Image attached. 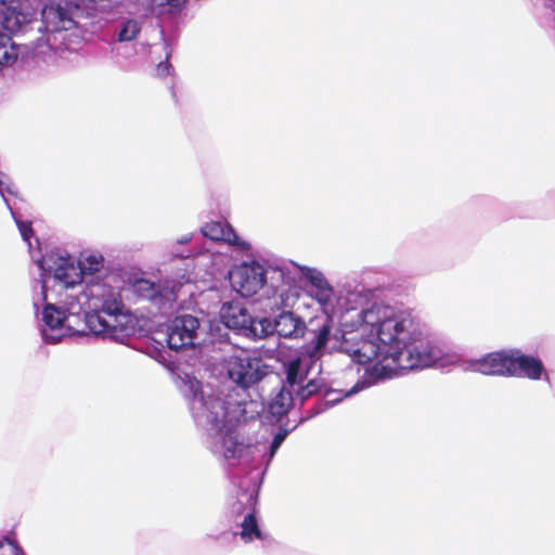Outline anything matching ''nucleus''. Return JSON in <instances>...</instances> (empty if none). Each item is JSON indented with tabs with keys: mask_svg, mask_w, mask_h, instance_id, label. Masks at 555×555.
Returning <instances> with one entry per match:
<instances>
[{
	"mask_svg": "<svg viewBox=\"0 0 555 555\" xmlns=\"http://www.w3.org/2000/svg\"><path fill=\"white\" fill-rule=\"evenodd\" d=\"M190 240H191V237H190V236H188V235H185V236H183L179 242H180V243H182V244H184V243H188Z\"/></svg>",
	"mask_w": 555,
	"mask_h": 555,
	"instance_id": "c756f323",
	"label": "nucleus"
},
{
	"mask_svg": "<svg viewBox=\"0 0 555 555\" xmlns=\"http://www.w3.org/2000/svg\"><path fill=\"white\" fill-rule=\"evenodd\" d=\"M105 259L99 251L81 254L77 266L81 271L83 287L79 297L92 313L89 323L100 332L113 327L117 343H125L133 333V319L127 305L143 304L154 314L168 315L176 309L181 293L190 284L173 279L152 280L132 278L124 285L104 268Z\"/></svg>",
	"mask_w": 555,
	"mask_h": 555,
	"instance_id": "f03ea898",
	"label": "nucleus"
},
{
	"mask_svg": "<svg viewBox=\"0 0 555 555\" xmlns=\"http://www.w3.org/2000/svg\"><path fill=\"white\" fill-rule=\"evenodd\" d=\"M33 17L34 12L26 0H0V69L18 57V47L10 34L21 30Z\"/></svg>",
	"mask_w": 555,
	"mask_h": 555,
	"instance_id": "0eeeda50",
	"label": "nucleus"
},
{
	"mask_svg": "<svg viewBox=\"0 0 555 555\" xmlns=\"http://www.w3.org/2000/svg\"><path fill=\"white\" fill-rule=\"evenodd\" d=\"M77 16H79V13H77L75 9L67 3L66 7H63L60 3H50L44 5L41 11V22L44 27V31L48 34L44 44L52 50L55 44L53 34L74 28L77 24Z\"/></svg>",
	"mask_w": 555,
	"mask_h": 555,
	"instance_id": "9d476101",
	"label": "nucleus"
},
{
	"mask_svg": "<svg viewBox=\"0 0 555 555\" xmlns=\"http://www.w3.org/2000/svg\"><path fill=\"white\" fill-rule=\"evenodd\" d=\"M42 44H43L42 39H38L36 49H40L42 47Z\"/></svg>",
	"mask_w": 555,
	"mask_h": 555,
	"instance_id": "7c9ffc66",
	"label": "nucleus"
},
{
	"mask_svg": "<svg viewBox=\"0 0 555 555\" xmlns=\"http://www.w3.org/2000/svg\"><path fill=\"white\" fill-rule=\"evenodd\" d=\"M137 11L155 14L176 13L182 9L185 0H126Z\"/></svg>",
	"mask_w": 555,
	"mask_h": 555,
	"instance_id": "a211bd4d",
	"label": "nucleus"
},
{
	"mask_svg": "<svg viewBox=\"0 0 555 555\" xmlns=\"http://www.w3.org/2000/svg\"><path fill=\"white\" fill-rule=\"evenodd\" d=\"M199 321L191 314L175 318L167 326V345L179 350L195 345L198 336Z\"/></svg>",
	"mask_w": 555,
	"mask_h": 555,
	"instance_id": "ddd939ff",
	"label": "nucleus"
},
{
	"mask_svg": "<svg viewBox=\"0 0 555 555\" xmlns=\"http://www.w3.org/2000/svg\"><path fill=\"white\" fill-rule=\"evenodd\" d=\"M241 527L242 530L240 532V537L245 543H249L255 539H263L258 521L253 513H248L245 515L241 524Z\"/></svg>",
	"mask_w": 555,
	"mask_h": 555,
	"instance_id": "4be33fe9",
	"label": "nucleus"
},
{
	"mask_svg": "<svg viewBox=\"0 0 555 555\" xmlns=\"http://www.w3.org/2000/svg\"><path fill=\"white\" fill-rule=\"evenodd\" d=\"M33 306L46 344H57L63 337L82 334L87 328L95 335L116 341L113 327L103 332L92 327L89 323L92 312H88V305L77 295L65 294L57 304L47 302L46 285L41 284L40 292L33 298Z\"/></svg>",
	"mask_w": 555,
	"mask_h": 555,
	"instance_id": "20e7f679",
	"label": "nucleus"
},
{
	"mask_svg": "<svg viewBox=\"0 0 555 555\" xmlns=\"http://www.w3.org/2000/svg\"><path fill=\"white\" fill-rule=\"evenodd\" d=\"M202 234L211 241L227 242L233 249L241 253L242 256H248L250 253V244L241 238L233 228L222 221H211L202 228Z\"/></svg>",
	"mask_w": 555,
	"mask_h": 555,
	"instance_id": "f3484780",
	"label": "nucleus"
},
{
	"mask_svg": "<svg viewBox=\"0 0 555 555\" xmlns=\"http://www.w3.org/2000/svg\"><path fill=\"white\" fill-rule=\"evenodd\" d=\"M512 359L513 349L494 351L474 360L469 367L473 372L483 375L512 377Z\"/></svg>",
	"mask_w": 555,
	"mask_h": 555,
	"instance_id": "4468645a",
	"label": "nucleus"
},
{
	"mask_svg": "<svg viewBox=\"0 0 555 555\" xmlns=\"http://www.w3.org/2000/svg\"><path fill=\"white\" fill-rule=\"evenodd\" d=\"M294 393L296 395L295 389L283 383L269 402V412L276 417L287 414L294 403Z\"/></svg>",
	"mask_w": 555,
	"mask_h": 555,
	"instance_id": "aec40b11",
	"label": "nucleus"
},
{
	"mask_svg": "<svg viewBox=\"0 0 555 555\" xmlns=\"http://www.w3.org/2000/svg\"><path fill=\"white\" fill-rule=\"evenodd\" d=\"M333 314L339 317L335 332L331 319L333 348L357 364L377 359L351 393L389 379L399 370L429 367L442 358V350L424 335L410 310L386 304L364 286L340 291Z\"/></svg>",
	"mask_w": 555,
	"mask_h": 555,
	"instance_id": "f257e3e1",
	"label": "nucleus"
},
{
	"mask_svg": "<svg viewBox=\"0 0 555 555\" xmlns=\"http://www.w3.org/2000/svg\"><path fill=\"white\" fill-rule=\"evenodd\" d=\"M15 222H16V225L20 230V233L23 237V240L27 243L29 249L31 250L33 249V244H31V236H33V228H31V224L27 221H22V220H18L17 218H15Z\"/></svg>",
	"mask_w": 555,
	"mask_h": 555,
	"instance_id": "b1692460",
	"label": "nucleus"
},
{
	"mask_svg": "<svg viewBox=\"0 0 555 555\" xmlns=\"http://www.w3.org/2000/svg\"><path fill=\"white\" fill-rule=\"evenodd\" d=\"M47 262H48V260H47V259H42V260L38 261V263H39L40 268H42V269H46V264H47Z\"/></svg>",
	"mask_w": 555,
	"mask_h": 555,
	"instance_id": "c85d7f7f",
	"label": "nucleus"
},
{
	"mask_svg": "<svg viewBox=\"0 0 555 555\" xmlns=\"http://www.w3.org/2000/svg\"><path fill=\"white\" fill-rule=\"evenodd\" d=\"M224 369L234 386L218 391L190 375L181 379L180 390L194 422L207 434L223 424L253 420L262 409V404L251 398L250 389L268 375L270 366L260 358L242 352L230 356Z\"/></svg>",
	"mask_w": 555,
	"mask_h": 555,
	"instance_id": "7ed1b4c3",
	"label": "nucleus"
},
{
	"mask_svg": "<svg viewBox=\"0 0 555 555\" xmlns=\"http://www.w3.org/2000/svg\"><path fill=\"white\" fill-rule=\"evenodd\" d=\"M236 424H223L221 428L207 434L206 442L210 451L223 459L230 466L260 463H264L268 466L289 433L288 429L280 428L269 444L257 442L245 446L237 441L235 435Z\"/></svg>",
	"mask_w": 555,
	"mask_h": 555,
	"instance_id": "423d86ee",
	"label": "nucleus"
},
{
	"mask_svg": "<svg viewBox=\"0 0 555 555\" xmlns=\"http://www.w3.org/2000/svg\"><path fill=\"white\" fill-rule=\"evenodd\" d=\"M47 270L52 273L54 281L60 286L67 289L66 294L79 295V291H76V286H80V288L83 287L81 271L73 258L59 256L54 260L53 266L48 264Z\"/></svg>",
	"mask_w": 555,
	"mask_h": 555,
	"instance_id": "2eb2a0df",
	"label": "nucleus"
},
{
	"mask_svg": "<svg viewBox=\"0 0 555 555\" xmlns=\"http://www.w3.org/2000/svg\"><path fill=\"white\" fill-rule=\"evenodd\" d=\"M308 327L305 322L292 311H282L273 320L268 318L260 319L259 339L276 333L284 338H299L308 335Z\"/></svg>",
	"mask_w": 555,
	"mask_h": 555,
	"instance_id": "f8f14e48",
	"label": "nucleus"
},
{
	"mask_svg": "<svg viewBox=\"0 0 555 555\" xmlns=\"http://www.w3.org/2000/svg\"><path fill=\"white\" fill-rule=\"evenodd\" d=\"M266 269L256 261L243 262L229 272L232 288L242 297L256 295L266 284Z\"/></svg>",
	"mask_w": 555,
	"mask_h": 555,
	"instance_id": "1a4fd4ad",
	"label": "nucleus"
},
{
	"mask_svg": "<svg viewBox=\"0 0 555 555\" xmlns=\"http://www.w3.org/2000/svg\"><path fill=\"white\" fill-rule=\"evenodd\" d=\"M308 343L305 351L283 364L285 380L302 403L312 395L321 391L324 380L318 378L322 373V358L325 354L339 352L331 343V320L324 318L311 323L308 328Z\"/></svg>",
	"mask_w": 555,
	"mask_h": 555,
	"instance_id": "39448f33",
	"label": "nucleus"
},
{
	"mask_svg": "<svg viewBox=\"0 0 555 555\" xmlns=\"http://www.w3.org/2000/svg\"><path fill=\"white\" fill-rule=\"evenodd\" d=\"M171 64L168 62V59L164 62L158 63L156 66V74L159 77H165L170 74Z\"/></svg>",
	"mask_w": 555,
	"mask_h": 555,
	"instance_id": "a878e982",
	"label": "nucleus"
},
{
	"mask_svg": "<svg viewBox=\"0 0 555 555\" xmlns=\"http://www.w3.org/2000/svg\"><path fill=\"white\" fill-rule=\"evenodd\" d=\"M0 194H1V196H4L3 180L1 178H0Z\"/></svg>",
	"mask_w": 555,
	"mask_h": 555,
	"instance_id": "cd10ccee",
	"label": "nucleus"
},
{
	"mask_svg": "<svg viewBox=\"0 0 555 555\" xmlns=\"http://www.w3.org/2000/svg\"><path fill=\"white\" fill-rule=\"evenodd\" d=\"M142 25L143 21L140 17H127L122 20L116 33L117 41L129 42L137 39L141 33Z\"/></svg>",
	"mask_w": 555,
	"mask_h": 555,
	"instance_id": "412c9836",
	"label": "nucleus"
},
{
	"mask_svg": "<svg viewBox=\"0 0 555 555\" xmlns=\"http://www.w3.org/2000/svg\"><path fill=\"white\" fill-rule=\"evenodd\" d=\"M219 314L221 322L229 330L251 339H259L260 319H254L240 302H224Z\"/></svg>",
	"mask_w": 555,
	"mask_h": 555,
	"instance_id": "9b49d317",
	"label": "nucleus"
},
{
	"mask_svg": "<svg viewBox=\"0 0 555 555\" xmlns=\"http://www.w3.org/2000/svg\"><path fill=\"white\" fill-rule=\"evenodd\" d=\"M362 379H363V375H362V376L357 380V383H356L351 388H349V389H344V390H335V389H332V390L326 391V393H325V403H326L327 405L332 406V405H334V404H336V403L340 402V401L343 400V398H349V397H351V396H353V395H356V393H358V392H360V391L364 390L365 388H361V389H359V390H358V391H356V392H352V393L350 392V391L354 388V386H356L360 380H362Z\"/></svg>",
	"mask_w": 555,
	"mask_h": 555,
	"instance_id": "5701e85b",
	"label": "nucleus"
},
{
	"mask_svg": "<svg viewBox=\"0 0 555 555\" xmlns=\"http://www.w3.org/2000/svg\"><path fill=\"white\" fill-rule=\"evenodd\" d=\"M512 377H525L530 380L548 379V374L542 360L533 354L524 353L513 348Z\"/></svg>",
	"mask_w": 555,
	"mask_h": 555,
	"instance_id": "dca6fc26",
	"label": "nucleus"
},
{
	"mask_svg": "<svg viewBox=\"0 0 555 555\" xmlns=\"http://www.w3.org/2000/svg\"><path fill=\"white\" fill-rule=\"evenodd\" d=\"M294 266L298 269L301 276L309 283L311 287V296L318 301L325 313L324 317L310 320L309 328H311L312 322L322 320L324 318H328L331 320L332 318L330 317V313L335 311L337 298L333 286L330 284L323 272L319 269L308 266H300L297 263H294Z\"/></svg>",
	"mask_w": 555,
	"mask_h": 555,
	"instance_id": "6e6552de",
	"label": "nucleus"
},
{
	"mask_svg": "<svg viewBox=\"0 0 555 555\" xmlns=\"http://www.w3.org/2000/svg\"><path fill=\"white\" fill-rule=\"evenodd\" d=\"M3 188H4V194H5L7 192H8V193H10V194H12V193H13V192H12V190H11V188H10V186H8V185H5L4 183H3ZM2 198L4 199V202H5V203H8V201H7V198H5V195H4V196H2ZM7 207H9V209H10V211H11V214H12L13 218L15 219V218H16V216H15V214L13 212L12 208L10 207V204H7Z\"/></svg>",
	"mask_w": 555,
	"mask_h": 555,
	"instance_id": "bb28decb",
	"label": "nucleus"
},
{
	"mask_svg": "<svg viewBox=\"0 0 555 555\" xmlns=\"http://www.w3.org/2000/svg\"><path fill=\"white\" fill-rule=\"evenodd\" d=\"M0 555H25L22 548L14 542L0 541Z\"/></svg>",
	"mask_w": 555,
	"mask_h": 555,
	"instance_id": "393cba45",
	"label": "nucleus"
},
{
	"mask_svg": "<svg viewBox=\"0 0 555 555\" xmlns=\"http://www.w3.org/2000/svg\"><path fill=\"white\" fill-rule=\"evenodd\" d=\"M79 15L108 14L115 8L114 0H65Z\"/></svg>",
	"mask_w": 555,
	"mask_h": 555,
	"instance_id": "6ab92c4d",
	"label": "nucleus"
}]
</instances>
